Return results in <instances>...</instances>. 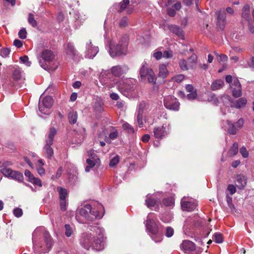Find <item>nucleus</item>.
Wrapping results in <instances>:
<instances>
[{"mask_svg":"<svg viewBox=\"0 0 254 254\" xmlns=\"http://www.w3.org/2000/svg\"><path fill=\"white\" fill-rule=\"evenodd\" d=\"M238 151V144L234 142L228 152V156L230 157L236 155Z\"/></svg>","mask_w":254,"mask_h":254,"instance_id":"obj_31","label":"nucleus"},{"mask_svg":"<svg viewBox=\"0 0 254 254\" xmlns=\"http://www.w3.org/2000/svg\"><path fill=\"white\" fill-rule=\"evenodd\" d=\"M20 60L22 63L25 64L27 66H30L31 64V63L29 61L28 57L27 56L21 57Z\"/></svg>","mask_w":254,"mask_h":254,"instance_id":"obj_48","label":"nucleus"},{"mask_svg":"<svg viewBox=\"0 0 254 254\" xmlns=\"http://www.w3.org/2000/svg\"><path fill=\"white\" fill-rule=\"evenodd\" d=\"M184 75L183 74H178L172 78V80L177 83L181 82L184 79Z\"/></svg>","mask_w":254,"mask_h":254,"instance_id":"obj_45","label":"nucleus"},{"mask_svg":"<svg viewBox=\"0 0 254 254\" xmlns=\"http://www.w3.org/2000/svg\"><path fill=\"white\" fill-rule=\"evenodd\" d=\"M27 32L25 28H22L18 32V36L20 39H25L26 38Z\"/></svg>","mask_w":254,"mask_h":254,"instance_id":"obj_50","label":"nucleus"},{"mask_svg":"<svg viewBox=\"0 0 254 254\" xmlns=\"http://www.w3.org/2000/svg\"><path fill=\"white\" fill-rule=\"evenodd\" d=\"M98 47L93 46L91 41L86 43L85 57L89 59H93L98 53Z\"/></svg>","mask_w":254,"mask_h":254,"instance_id":"obj_13","label":"nucleus"},{"mask_svg":"<svg viewBox=\"0 0 254 254\" xmlns=\"http://www.w3.org/2000/svg\"><path fill=\"white\" fill-rule=\"evenodd\" d=\"M139 74L142 80H145L147 78L149 83L152 84L156 83V77L155 74L153 70L148 67V64L145 61L142 64L139 71Z\"/></svg>","mask_w":254,"mask_h":254,"instance_id":"obj_6","label":"nucleus"},{"mask_svg":"<svg viewBox=\"0 0 254 254\" xmlns=\"http://www.w3.org/2000/svg\"><path fill=\"white\" fill-rule=\"evenodd\" d=\"M127 18L126 17H123L120 22V26L121 27H125L127 24Z\"/></svg>","mask_w":254,"mask_h":254,"instance_id":"obj_61","label":"nucleus"},{"mask_svg":"<svg viewBox=\"0 0 254 254\" xmlns=\"http://www.w3.org/2000/svg\"><path fill=\"white\" fill-rule=\"evenodd\" d=\"M42 60H39L40 66L45 70H55L58 68V64H54L53 66L50 64L55 58V55L49 50H44L41 54Z\"/></svg>","mask_w":254,"mask_h":254,"instance_id":"obj_5","label":"nucleus"},{"mask_svg":"<svg viewBox=\"0 0 254 254\" xmlns=\"http://www.w3.org/2000/svg\"><path fill=\"white\" fill-rule=\"evenodd\" d=\"M53 103V99L50 96L44 97L42 100H40L39 103L40 112L43 114L49 115L51 113L50 109L52 107Z\"/></svg>","mask_w":254,"mask_h":254,"instance_id":"obj_8","label":"nucleus"},{"mask_svg":"<svg viewBox=\"0 0 254 254\" xmlns=\"http://www.w3.org/2000/svg\"><path fill=\"white\" fill-rule=\"evenodd\" d=\"M64 227L65 229V235L67 237L71 236L72 233V229L70 226L68 224H65Z\"/></svg>","mask_w":254,"mask_h":254,"instance_id":"obj_46","label":"nucleus"},{"mask_svg":"<svg viewBox=\"0 0 254 254\" xmlns=\"http://www.w3.org/2000/svg\"><path fill=\"white\" fill-rule=\"evenodd\" d=\"M136 83V80L134 78H127L116 81L119 91L127 97L135 90Z\"/></svg>","mask_w":254,"mask_h":254,"instance_id":"obj_4","label":"nucleus"},{"mask_svg":"<svg viewBox=\"0 0 254 254\" xmlns=\"http://www.w3.org/2000/svg\"><path fill=\"white\" fill-rule=\"evenodd\" d=\"M165 107L170 110L178 111L180 107V103L177 99L173 96H168L164 99Z\"/></svg>","mask_w":254,"mask_h":254,"instance_id":"obj_10","label":"nucleus"},{"mask_svg":"<svg viewBox=\"0 0 254 254\" xmlns=\"http://www.w3.org/2000/svg\"><path fill=\"white\" fill-rule=\"evenodd\" d=\"M216 14L217 15L216 24L221 30H224L226 24V13L225 8H222L218 10Z\"/></svg>","mask_w":254,"mask_h":254,"instance_id":"obj_11","label":"nucleus"},{"mask_svg":"<svg viewBox=\"0 0 254 254\" xmlns=\"http://www.w3.org/2000/svg\"><path fill=\"white\" fill-rule=\"evenodd\" d=\"M224 85V81L221 79H217L214 81L211 85L212 90H216L221 88Z\"/></svg>","mask_w":254,"mask_h":254,"instance_id":"obj_30","label":"nucleus"},{"mask_svg":"<svg viewBox=\"0 0 254 254\" xmlns=\"http://www.w3.org/2000/svg\"><path fill=\"white\" fill-rule=\"evenodd\" d=\"M10 53V50L8 48H2L0 50V55L2 57H7Z\"/></svg>","mask_w":254,"mask_h":254,"instance_id":"obj_49","label":"nucleus"},{"mask_svg":"<svg viewBox=\"0 0 254 254\" xmlns=\"http://www.w3.org/2000/svg\"><path fill=\"white\" fill-rule=\"evenodd\" d=\"M87 153L90 158L86 159V163L90 167H93L97 161H99V159L97 158L96 154L92 150L88 151Z\"/></svg>","mask_w":254,"mask_h":254,"instance_id":"obj_22","label":"nucleus"},{"mask_svg":"<svg viewBox=\"0 0 254 254\" xmlns=\"http://www.w3.org/2000/svg\"><path fill=\"white\" fill-rule=\"evenodd\" d=\"M188 61L190 68H195L197 64V57L195 54H192L188 59Z\"/></svg>","mask_w":254,"mask_h":254,"instance_id":"obj_32","label":"nucleus"},{"mask_svg":"<svg viewBox=\"0 0 254 254\" xmlns=\"http://www.w3.org/2000/svg\"><path fill=\"white\" fill-rule=\"evenodd\" d=\"M163 204L167 206H171L174 204V199L172 197L164 198L163 200Z\"/></svg>","mask_w":254,"mask_h":254,"instance_id":"obj_40","label":"nucleus"},{"mask_svg":"<svg viewBox=\"0 0 254 254\" xmlns=\"http://www.w3.org/2000/svg\"><path fill=\"white\" fill-rule=\"evenodd\" d=\"M127 70L126 66L122 67L120 65H116L113 66L111 68V71H105L101 74L100 82L104 86L107 87L111 88L113 87V84L110 82L114 75L115 77H120L123 74L126 73Z\"/></svg>","mask_w":254,"mask_h":254,"instance_id":"obj_3","label":"nucleus"},{"mask_svg":"<svg viewBox=\"0 0 254 254\" xmlns=\"http://www.w3.org/2000/svg\"><path fill=\"white\" fill-rule=\"evenodd\" d=\"M173 56V53L172 51L171 50L168 51H165L163 52V54H162V57L167 58V59H170L172 58Z\"/></svg>","mask_w":254,"mask_h":254,"instance_id":"obj_54","label":"nucleus"},{"mask_svg":"<svg viewBox=\"0 0 254 254\" xmlns=\"http://www.w3.org/2000/svg\"><path fill=\"white\" fill-rule=\"evenodd\" d=\"M28 22L33 27H35L37 25V22L35 19L34 15L32 13H29L28 14Z\"/></svg>","mask_w":254,"mask_h":254,"instance_id":"obj_38","label":"nucleus"},{"mask_svg":"<svg viewBox=\"0 0 254 254\" xmlns=\"http://www.w3.org/2000/svg\"><path fill=\"white\" fill-rule=\"evenodd\" d=\"M90 231L95 232L97 236L91 233L83 234L80 240V244L86 250H89L91 247L96 251H100L103 249V229L98 226H89Z\"/></svg>","mask_w":254,"mask_h":254,"instance_id":"obj_1","label":"nucleus"},{"mask_svg":"<svg viewBox=\"0 0 254 254\" xmlns=\"http://www.w3.org/2000/svg\"><path fill=\"white\" fill-rule=\"evenodd\" d=\"M44 241L46 243V245L47 248V250L49 251L52 248L53 242V240L48 232H45L44 234Z\"/></svg>","mask_w":254,"mask_h":254,"instance_id":"obj_28","label":"nucleus"},{"mask_svg":"<svg viewBox=\"0 0 254 254\" xmlns=\"http://www.w3.org/2000/svg\"><path fill=\"white\" fill-rule=\"evenodd\" d=\"M227 189L230 191L231 194H233L236 191V187L233 185H228Z\"/></svg>","mask_w":254,"mask_h":254,"instance_id":"obj_60","label":"nucleus"},{"mask_svg":"<svg viewBox=\"0 0 254 254\" xmlns=\"http://www.w3.org/2000/svg\"><path fill=\"white\" fill-rule=\"evenodd\" d=\"M234 124L235 125L236 128L238 130L242 127L244 124V120L242 119H240Z\"/></svg>","mask_w":254,"mask_h":254,"instance_id":"obj_55","label":"nucleus"},{"mask_svg":"<svg viewBox=\"0 0 254 254\" xmlns=\"http://www.w3.org/2000/svg\"><path fill=\"white\" fill-rule=\"evenodd\" d=\"M100 103V102H96L94 105V108L96 111L101 112L103 111V108Z\"/></svg>","mask_w":254,"mask_h":254,"instance_id":"obj_62","label":"nucleus"},{"mask_svg":"<svg viewBox=\"0 0 254 254\" xmlns=\"http://www.w3.org/2000/svg\"><path fill=\"white\" fill-rule=\"evenodd\" d=\"M123 127L128 133H132L134 132V129L132 127L127 123H124L123 125Z\"/></svg>","mask_w":254,"mask_h":254,"instance_id":"obj_41","label":"nucleus"},{"mask_svg":"<svg viewBox=\"0 0 254 254\" xmlns=\"http://www.w3.org/2000/svg\"><path fill=\"white\" fill-rule=\"evenodd\" d=\"M137 121L138 124V126L140 127H142L143 125V116L142 115V111H138V115L137 116Z\"/></svg>","mask_w":254,"mask_h":254,"instance_id":"obj_44","label":"nucleus"},{"mask_svg":"<svg viewBox=\"0 0 254 254\" xmlns=\"http://www.w3.org/2000/svg\"><path fill=\"white\" fill-rule=\"evenodd\" d=\"M8 174V175H6V177L13 179L19 182H21L23 180V176L22 173L18 171H14L12 169H10Z\"/></svg>","mask_w":254,"mask_h":254,"instance_id":"obj_18","label":"nucleus"},{"mask_svg":"<svg viewBox=\"0 0 254 254\" xmlns=\"http://www.w3.org/2000/svg\"><path fill=\"white\" fill-rule=\"evenodd\" d=\"M127 44L126 42L120 41L117 44L111 41L110 44L109 53L112 57L125 55L126 52Z\"/></svg>","mask_w":254,"mask_h":254,"instance_id":"obj_7","label":"nucleus"},{"mask_svg":"<svg viewBox=\"0 0 254 254\" xmlns=\"http://www.w3.org/2000/svg\"><path fill=\"white\" fill-rule=\"evenodd\" d=\"M57 131L54 127L50 128L46 137L45 142H48L49 143H53L54 138L57 134Z\"/></svg>","mask_w":254,"mask_h":254,"instance_id":"obj_26","label":"nucleus"},{"mask_svg":"<svg viewBox=\"0 0 254 254\" xmlns=\"http://www.w3.org/2000/svg\"><path fill=\"white\" fill-rule=\"evenodd\" d=\"M45 143L43 148L44 153L48 158L51 159L54 155V150L51 147L53 143H49L48 142H45Z\"/></svg>","mask_w":254,"mask_h":254,"instance_id":"obj_24","label":"nucleus"},{"mask_svg":"<svg viewBox=\"0 0 254 254\" xmlns=\"http://www.w3.org/2000/svg\"><path fill=\"white\" fill-rule=\"evenodd\" d=\"M153 56L157 60H158L162 57V53L160 51H157L155 52Z\"/></svg>","mask_w":254,"mask_h":254,"instance_id":"obj_63","label":"nucleus"},{"mask_svg":"<svg viewBox=\"0 0 254 254\" xmlns=\"http://www.w3.org/2000/svg\"><path fill=\"white\" fill-rule=\"evenodd\" d=\"M226 125L225 126V130L230 134H236L238 131L235 125L231 123L229 121L226 122Z\"/></svg>","mask_w":254,"mask_h":254,"instance_id":"obj_25","label":"nucleus"},{"mask_svg":"<svg viewBox=\"0 0 254 254\" xmlns=\"http://www.w3.org/2000/svg\"><path fill=\"white\" fill-rule=\"evenodd\" d=\"M68 119L69 122L71 124H74L76 123L77 119V113L73 110L70 111L68 115Z\"/></svg>","mask_w":254,"mask_h":254,"instance_id":"obj_33","label":"nucleus"},{"mask_svg":"<svg viewBox=\"0 0 254 254\" xmlns=\"http://www.w3.org/2000/svg\"><path fill=\"white\" fill-rule=\"evenodd\" d=\"M207 100L209 102H213L214 104L217 105L218 101L216 96L213 93H209L208 94Z\"/></svg>","mask_w":254,"mask_h":254,"instance_id":"obj_39","label":"nucleus"},{"mask_svg":"<svg viewBox=\"0 0 254 254\" xmlns=\"http://www.w3.org/2000/svg\"><path fill=\"white\" fill-rule=\"evenodd\" d=\"M197 206L195 202L187 201L186 197H184L181 201V207L183 210L187 211H192L194 210Z\"/></svg>","mask_w":254,"mask_h":254,"instance_id":"obj_14","label":"nucleus"},{"mask_svg":"<svg viewBox=\"0 0 254 254\" xmlns=\"http://www.w3.org/2000/svg\"><path fill=\"white\" fill-rule=\"evenodd\" d=\"M65 51L68 55L72 57H74L78 55L77 51L72 43H68L66 44Z\"/></svg>","mask_w":254,"mask_h":254,"instance_id":"obj_27","label":"nucleus"},{"mask_svg":"<svg viewBox=\"0 0 254 254\" xmlns=\"http://www.w3.org/2000/svg\"><path fill=\"white\" fill-rule=\"evenodd\" d=\"M180 67L183 70H188L190 68L189 64L185 59H181L179 62Z\"/></svg>","mask_w":254,"mask_h":254,"instance_id":"obj_36","label":"nucleus"},{"mask_svg":"<svg viewBox=\"0 0 254 254\" xmlns=\"http://www.w3.org/2000/svg\"><path fill=\"white\" fill-rule=\"evenodd\" d=\"M169 30L175 34L181 39H184V34L183 30L179 26L176 25H171L168 26Z\"/></svg>","mask_w":254,"mask_h":254,"instance_id":"obj_19","label":"nucleus"},{"mask_svg":"<svg viewBox=\"0 0 254 254\" xmlns=\"http://www.w3.org/2000/svg\"><path fill=\"white\" fill-rule=\"evenodd\" d=\"M180 247L186 253L192 252L195 249L194 243L189 240L184 241L181 244Z\"/></svg>","mask_w":254,"mask_h":254,"instance_id":"obj_15","label":"nucleus"},{"mask_svg":"<svg viewBox=\"0 0 254 254\" xmlns=\"http://www.w3.org/2000/svg\"><path fill=\"white\" fill-rule=\"evenodd\" d=\"M29 181L39 187H41L42 186L41 181L39 179L34 177V176L31 178Z\"/></svg>","mask_w":254,"mask_h":254,"instance_id":"obj_47","label":"nucleus"},{"mask_svg":"<svg viewBox=\"0 0 254 254\" xmlns=\"http://www.w3.org/2000/svg\"><path fill=\"white\" fill-rule=\"evenodd\" d=\"M67 205L66 199H60V208L62 211H64L66 210Z\"/></svg>","mask_w":254,"mask_h":254,"instance_id":"obj_51","label":"nucleus"},{"mask_svg":"<svg viewBox=\"0 0 254 254\" xmlns=\"http://www.w3.org/2000/svg\"><path fill=\"white\" fill-rule=\"evenodd\" d=\"M153 133L154 137L156 138H162L168 133L166 128L163 126L155 127Z\"/></svg>","mask_w":254,"mask_h":254,"instance_id":"obj_17","label":"nucleus"},{"mask_svg":"<svg viewBox=\"0 0 254 254\" xmlns=\"http://www.w3.org/2000/svg\"><path fill=\"white\" fill-rule=\"evenodd\" d=\"M174 234V230L171 227H167L166 228L165 235L167 237H171Z\"/></svg>","mask_w":254,"mask_h":254,"instance_id":"obj_56","label":"nucleus"},{"mask_svg":"<svg viewBox=\"0 0 254 254\" xmlns=\"http://www.w3.org/2000/svg\"><path fill=\"white\" fill-rule=\"evenodd\" d=\"M146 227L149 232L153 235H155L158 231V228L156 223L153 219L149 218V216L147 217L146 222Z\"/></svg>","mask_w":254,"mask_h":254,"instance_id":"obj_16","label":"nucleus"},{"mask_svg":"<svg viewBox=\"0 0 254 254\" xmlns=\"http://www.w3.org/2000/svg\"><path fill=\"white\" fill-rule=\"evenodd\" d=\"M159 76L163 78L167 77L168 74V71L167 69L166 66L165 64H161L159 66Z\"/></svg>","mask_w":254,"mask_h":254,"instance_id":"obj_34","label":"nucleus"},{"mask_svg":"<svg viewBox=\"0 0 254 254\" xmlns=\"http://www.w3.org/2000/svg\"><path fill=\"white\" fill-rule=\"evenodd\" d=\"M156 201L148 195L146 196V199L145 200V204L149 208L153 207L156 204Z\"/></svg>","mask_w":254,"mask_h":254,"instance_id":"obj_37","label":"nucleus"},{"mask_svg":"<svg viewBox=\"0 0 254 254\" xmlns=\"http://www.w3.org/2000/svg\"><path fill=\"white\" fill-rule=\"evenodd\" d=\"M13 214L16 217H20L23 214L22 210L19 208H16L13 210Z\"/></svg>","mask_w":254,"mask_h":254,"instance_id":"obj_53","label":"nucleus"},{"mask_svg":"<svg viewBox=\"0 0 254 254\" xmlns=\"http://www.w3.org/2000/svg\"><path fill=\"white\" fill-rule=\"evenodd\" d=\"M250 11V6L248 4L245 5L242 10V17L243 19H245L248 21L249 25V30L253 33L254 32V26H253V24H254V9L252 11L253 20L251 18Z\"/></svg>","mask_w":254,"mask_h":254,"instance_id":"obj_9","label":"nucleus"},{"mask_svg":"<svg viewBox=\"0 0 254 254\" xmlns=\"http://www.w3.org/2000/svg\"><path fill=\"white\" fill-rule=\"evenodd\" d=\"M129 0H123L122 2L120 3V12L123 11L127 7V6L129 4Z\"/></svg>","mask_w":254,"mask_h":254,"instance_id":"obj_43","label":"nucleus"},{"mask_svg":"<svg viewBox=\"0 0 254 254\" xmlns=\"http://www.w3.org/2000/svg\"><path fill=\"white\" fill-rule=\"evenodd\" d=\"M103 208L101 204L94 203L93 205L87 204L79 208V215L76 216V219L80 223H85L86 221H92L96 219L102 217L99 212V210Z\"/></svg>","mask_w":254,"mask_h":254,"instance_id":"obj_2","label":"nucleus"},{"mask_svg":"<svg viewBox=\"0 0 254 254\" xmlns=\"http://www.w3.org/2000/svg\"><path fill=\"white\" fill-rule=\"evenodd\" d=\"M12 75L15 80H20L23 77L24 74L19 66H14L12 68Z\"/></svg>","mask_w":254,"mask_h":254,"instance_id":"obj_21","label":"nucleus"},{"mask_svg":"<svg viewBox=\"0 0 254 254\" xmlns=\"http://www.w3.org/2000/svg\"><path fill=\"white\" fill-rule=\"evenodd\" d=\"M119 157L118 156H116L111 160L109 165L111 167H114L119 163Z\"/></svg>","mask_w":254,"mask_h":254,"instance_id":"obj_52","label":"nucleus"},{"mask_svg":"<svg viewBox=\"0 0 254 254\" xmlns=\"http://www.w3.org/2000/svg\"><path fill=\"white\" fill-rule=\"evenodd\" d=\"M247 184V178L243 175L240 174L237 176L236 185L240 189H243Z\"/></svg>","mask_w":254,"mask_h":254,"instance_id":"obj_23","label":"nucleus"},{"mask_svg":"<svg viewBox=\"0 0 254 254\" xmlns=\"http://www.w3.org/2000/svg\"><path fill=\"white\" fill-rule=\"evenodd\" d=\"M57 190L59 192L60 199H66V198L67 196V190L62 187H59L57 188Z\"/></svg>","mask_w":254,"mask_h":254,"instance_id":"obj_35","label":"nucleus"},{"mask_svg":"<svg viewBox=\"0 0 254 254\" xmlns=\"http://www.w3.org/2000/svg\"><path fill=\"white\" fill-rule=\"evenodd\" d=\"M214 241L216 243H221L223 242V237L222 235L220 233H215L214 235Z\"/></svg>","mask_w":254,"mask_h":254,"instance_id":"obj_42","label":"nucleus"},{"mask_svg":"<svg viewBox=\"0 0 254 254\" xmlns=\"http://www.w3.org/2000/svg\"><path fill=\"white\" fill-rule=\"evenodd\" d=\"M217 59L219 62H225L228 60V57L225 55L220 54Z\"/></svg>","mask_w":254,"mask_h":254,"instance_id":"obj_59","label":"nucleus"},{"mask_svg":"<svg viewBox=\"0 0 254 254\" xmlns=\"http://www.w3.org/2000/svg\"><path fill=\"white\" fill-rule=\"evenodd\" d=\"M240 152L244 158H247L249 156V153L246 148L243 147L240 148Z\"/></svg>","mask_w":254,"mask_h":254,"instance_id":"obj_57","label":"nucleus"},{"mask_svg":"<svg viewBox=\"0 0 254 254\" xmlns=\"http://www.w3.org/2000/svg\"><path fill=\"white\" fill-rule=\"evenodd\" d=\"M197 93L196 90H194V92H190L187 95V98L189 100H193L195 99L197 97Z\"/></svg>","mask_w":254,"mask_h":254,"instance_id":"obj_58","label":"nucleus"},{"mask_svg":"<svg viewBox=\"0 0 254 254\" xmlns=\"http://www.w3.org/2000/svg\"><path fill=\"white\" fill-rule=\"evenodd\" d=\"M167 13L170 16L173 17L176 15V11L173 8H169L167 9Z\"/></svg>","mask_w":254,"mask_h":254,"instance_id":"obj_64","label":"nucleus"},{"mask_svg":"<svg viewBox=\"0 0 254 254\" xmlns=\"http://www.w3.org/2000/svg\"><path fill=\"white\" fill-rule=\"evenodd\" d=\"M12 164V162L9 161L0 162V172L5 177L6 175L8 174V173L11 169L9 167L11 166Z\"/></svg>","mask_w":254,"mask_h":254,"instance_id":"obj_20","label":"nucleus"},{"mask_svg":"<svg viewBox=\"0 0 254 254\" xmlns=\"http://www.w3.org/2000/svg\"><path fill=\"white\" fill-rule=\"evenodd\" d=\"M230 87L234 97L238 98L242 96L241 85L237 78H234L233 82L230 84Z\"/></svg>","mask_w":254,"mask_h":254,"instance_id":"obj_12","label":"nucleus"},{"mask_svg":"<svg viewBox=\"0 0 254 254\" xmlns=\"http://www.w3.org/2000/svg\"><path fill=\"white\" fill-rule=\"evenodd\" d=\"M247 102V100L245 98H240L235 102L233 103L232 107L237 109H240L245 106Z\"/></svg>","mask_w":254,"mask_h":254,"instance_id":"obj_29","label":"nucleus"}]
</instances>
